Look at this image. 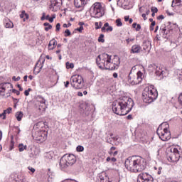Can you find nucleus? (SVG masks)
Wrapping results in <instances>:
<instances>
[{"mask_svg": "<svg viewBox=\"0 0 182 182\" xmlns=\"http://www.w3.org/2000/svg\"><path fill=\"white\" fill-rule=\"evenodd\" d=\"M134 106L133 100L129 97L122 96L112 103V112L118 116H126L132 112Z\"/></svg>", "mask_w": 182, "mask_h": 182, "instance_id": "f257e3e1", "label": "nucleus"}, {"mask_svg": "<svg viewBox=\"0 0 182 182\" xmlns=\"http://www.w3.org/2000/svg\"><path fill=\"white\" fill-rule=\"evenodd\" d=\"M124 164L128 171L131 173H141V171L146 170L147 163L146 162V159L141 156H129L125 160Z\"/></svg>", "mask_w": 182, "mask_h": 182, "instance_id": "f03ea898", "label": "nucleus"}, {"mask_svg": "<svg viewBox=\"0 0 182 182\" xmlns=\"http://www.w3.org/2000/svg\"><path fill=\"white\" fill-rule=\"evenodd\" d=\"M157 96H159L157 90L151 86L146 87L142 93L144 103H153V101L157 99Z\"/></svg>", "mask_w": 182, "mask_h": 182, "instance_id": "7ed1b4c3", "label": "nucleus"}, {"mask_svg": "<svg viewBox=\"0 0 182 182\" xmlns=\"http://www.w3.org/2000/svg\"><path fill=\"white\" fill-rule=\"evenodd\" d=\"M76 163V156L72 154H66L60 160V167L61 170H65L68 167H72Z\"/></svg>", "mask_w": 182, "mask_h": 182, "instance_id": "20e7f679", "label": "nucleus"}, {"mask_svg": "<svg viewBox=\"0 0 182 182\" xmlns=\"http://www.w3.org/2000/svg\"><path fill=\"white\" fill-rule=\"evenodd\" d=\"M91 9H92L91 15L92 18H102L105 15V7H103V4L100 2H95L94 5L92 6Z\"/></svg>", "mask_w": 182, "mask_h": 182, "instance_id": "39448f33", "label": "nucleus"}, {"mask_svg": "<svg viewBox=\"0 0 182 182\" xmlns=\"http://www.w3.org/2000/svg\"><path fill=\"white\" fill-rule=\"evenodd\" d=\"M109 60H112V55L107 53H102L97 56L96 63L100 69H105Z\"/></svg>", "mask_w": 182, "mask_h": 182, "instance_id": "423d86ee", "label": "nucleus"}, {"mask_svg": "<svg viewBox=\"0 0 182 182\" xmlns=\"http://www.w3.org/2000/svg\"><path fill=\"white\" fill-rule=\"evenodd\" d=\"M143 77L144 75L141 71H138L136 74H133L131 70L128 75V82L130 85H139L143 80Z\"/></svg>", "mask_w": 182, "mask_h": 182, "instance_id": "0eeeda50", "label": "nucleus"}, {"mask_svg": "<svg viewBox=\"0 0 182 182\" xmlns=\"http://www.w3.org/2000/svg\"><path fill=\"white\" fill-rule=\"evenodd\" d=\"M70 84L75 89H82L83 88V77L82 75H73L70 78Z\"/></svg>", "mask_w": 182, "mask_h": 182, "instance_id": "6e6552de", "label": "nucleus"}, {"mask_svg": "<svg viewBox=\"0 0 182 182\" xmlns=\"http://www.w3.org/2000/svg\"><path fill=\"white\" fill-rule=\"evenodd\" d=\"M167 157L168 161L171 163H177L180 160V154L178 153V149L177 148L171 149L170 151L167 152Z\"/></svg>", "mask_w": 182, "mask_h": 182, "instance_id": "1a4fd4ad", "label": "nucleus"}, {"mask_svg": "<svg viewBox=\"0 0 182 182\" xmlns=\"http://www.w3.org/2000/svg\"><path fill=\"white\" fill-rule=\"evenodd\" d=\"M32 136L33 140H36V141H41V143H43V141H45L46 140L48 132L45 131L38 130L33 133Z\"/></svg>", "mask_w": 182, "mask_h": 182, "instance_id": "9d476101", "label": "nucleus"}, {"mask_svg": "<svg viewBox=\"0 0 182 182\" xmlns=\"http://www.w3.org/2000/svg\"><path fill=\"white\" fill-rule=\"evenodd\" d=\"M154 178L148 173H142L138 176L137 182H153Z\"/></svg>", "mask_w": 182, "mask_h": 182, "instance_id": "9b49d317", "label": "nucleus"}, {"mask_svg": "<svg viewBox=\"0 0 182 182\" xmlns=\"http://www.w3.org/2000/svg\"><path fill=\"white\" fill-rule=\"evenodd\" d=\"M156 133L162 141H167L171 139V134L169 131H156Z\"/></svg>", "mask_w": 182, "mask_h": 182, "instance_id": "f8f14e48", "label": "nucleus"}, {"mask_svg": "<svg viewBox=\"0 0 182 182\" xmlns=\"http://www.w3.org/2000/svg\"><path fill=\"white\" fill-rule=\"evenodd\" d=\"M60 5H62V0H51V8L53 12L59 11Z\"/></svg>", "mask_w": 182, "mask_h": 182, "instance_id": "ddd939ff", "label": "nucleus"}, {"mask_svg": "<svg viewBox=\"0 0 182 182\" xmlns=\"http://www.w3.org/2000/svg\"><path fill=\"white\" fill-rule=\"evenodd\" d=\"M87 4V0H74V5L75 8H83Z\"/></svg>", "mask_w": 182, "mask_h": 182, "instance_id": "4468645a", "label": "nucleus"}, {"mask_svg": "<svg viewBox=\"0 0 182 182\" xmlns=\"http://www.w3.org/2000/svg\"><path fill=\"white\" fill-rule=\"evenodd\" d=\"M141 50V46L139 45L135 44L132 46L130 53H140Z\"/></svg>", "mask_w": 182, "mask_h": 182, "instance_id": "2eb2a0df", "label": "nucleus"}, {"mask_svg": "<svg viewBox=\"0 0 182 182\" xmlns=\"http://www.w3.org/2000/svg\"><path fill=\"white\" fill-rule=\"evenodd\" d=\"M168 123L164 122L159 125L156 131H168Z\"/></svg>", "mask_w": 182, "mask_h": 182, "instance_id": "dca6fc26", "label": "nucleus"}, {"mask_svg": "<svg viewBox=\"0 0 182 182\" xmlns=\"http://www.w3.org/2000/svg\"><path fill=\"white\" fill-rule=\"evenodd\" d=\"M12 87V85L9 82H2L0 84V89L3 90V92H6L7 89Z\"/></svg>", "mask_w": 182, "mask_h": 182, "instance_id": "f3484780", "label": "nucleus"}, {"mask_svg": "<svg viewBox=\"0 0 182 182\" xmlns=\"http://www.w3.org/2000/svg\"><path fill=\"white\" fill-rule=\"evenodd\" d=\"M105 69L107 70H116L117 68L116 65H114L111 60H108V63H107Z\"/></svg>", "mask_w": 182, "mask_h": 182, "instance_id": "a211bd4d", "label": "nucleus"}, {"mask_svg": "<svg viewBox=\"0 0 182 182\" xmlns=\"http://www.w3.org/2000/svg\"><path fill=\"white\" fill-rule=\"evenodd\" d=\"M112 63L113 65H114L117 69H119V66L120 65V58H119L117 55L114 56Z\"/></svg>", "mask_w": 182, "mask_h": 182, "instance_id": "6ab92c4d", "label": "nucleus"}, {"mask_svg": "<svg viewBox=\"0 0 182 182\" xmlns=\"http://www.w3.org/2000/svg\"><path fill=\"white\" fill-rule=\"evenodd\" d=\"M142 48L144 50H149L151 48V43L150 41H145L143 43Z\"/></svg>", "mask_w": 182, "mask_h": 182, "instance_id": "aec40b11", "label": "nucleus"}, {"mask_svg": "<svg viewBox=\"0 0 182 182\" xmlns=\"http://www.w3.org/2000/svg\"><path fill=\"white\" fill-rule=\"evenodd\" d=\"M55 45H56V40L50 41L49 44H48L49 50H52L55 49Z\"/></svg>", "mask_w": 182, "mask_h": 182, "instance_id": "412c9836", "label": "nucleus"}, {"mask_svg": "<svg viewBox=\"0 0 182 182\" xmlns=\"http://www.w3.org/2000/svg\"><path fill=\"white\" fill-rule=\"evenodd\" d=\"M114 150H116V147L112 146L110 148V150L109 151V154H110V156H113L114 157H115V156L119 154V151H114Z\"/></svg>", "mask_w": 182, "mask_h": 182, "instance_id": "4be33fe9", "label": "nucleus"}, {"mask_svg": "<svg viewBox=\"0 0 182 182\" xmlns=\"http://www.w3.org/2000/svg\"><path fill=\"white\" fill-rule=\"evenodd\" d=\"M20 18L25 21V19H29V15L26 14L25 11H22L21 14H20Z\"/></svg>", "mask_w": 182, "mask_h": 182, "instance_id": "5701e85b", "label": "nucleus"}, {"mask_svg": "<svg viewBox=\"0 0 182 182\" xmlns=\"http://www.w3.org/2000/svg\"><path fill=\"white\" fill-rule=\"evenodd\" d=\"M4 26L5 28H13L14 27V23L9 20H5L4 21Z\"/></svg>", "mask_w": 182, "mask_h": 182, "instance_id": "b1692460", "label": "nucleus"}, {"mask_svg": "<svg viewBox=\"0 0 182 182\" xmlns=\"http://www.w3.org/2000/svg\"><path fill=\"white\" fill-rule=\"evenodd\" d=\"M23 117V112H16V118L17 119L18 122H21V120H22Z\"/></svg>", "mask_w": 182, "mask_h": 182, "instance_id": "393cba45", "label": "nucleus"}, {"mask_svg": "<svg viewBox=\"0 0 182 182\" xmlns=\"http://www.w3.org/2000/svg\"><path fill=\"white\" fill-rule=\"evenodd\" d=\"M26 149H28V146L26 145H23V144H20L18 145V150L20 152H22L24 150H26Z\"/></svg>", "mask_w": 182, "mask_h": 182, "instance_id": "a878e982", "label": "nucleus"}, {"mask_svg": "<svg viewBox=\"0 0 182 182\" xmlns=\"http://www.w3.org/2000/svg\"><path fill=\"white\" fill-rule=\"evenodd\" d=\"M43 68V65H41V67H39L38 66V63H37L34 68V72L39 73L42 70Z\"/></svg>", "mask_w": 182, "mask_h": 182, "instance_id": "bb28decb", "label": "nucleus"}, {"mask_svg": "<svg viewBox=\"0 0 182 182\" xmlns=\"http://www.w3.org/2000/svg\"><path fill=\"white\" fill-rule=\"evenodd\" d=\"M44 26H46L45 28V31L48 32V31L52 29V25L49 24V23H44Z\"/></svg>", "mask_w": 182, "mask_h": 182, "instance_id": "cd10ccee", "label": "nucleus"}, {"mask_svg": "<svg viewBox=\"0 0 182 182\" xmlns=\"http://www.w3.org/2000/svg\"><path fill=\"white\" fill-rule=\"evenodd\" d=\"M98 42H101L102 43H105V35L100 34L98 38Z\"/></svg>", "mask_w": 182, "mask_h": 182, "instance_id": "c85d7f7f", "label": "nucleus"}, {"mask_svg": "<svg viewBox=\"0 0 182 182\" xmlns=\"http://www.w3.org/2000/svg\"><path fill=\"white\" fill-rule=\"evenodd\" d=\"M66 68L67 69H73V68H75V64L73 63H70L69 62L66 63Z\"/></svg>", "mask_w": 182, "mask_h": 182, "instance_id": "c756f323", "label": "nucleus"}, {"mask_svg": "<svg viewBox=\"0 0 182 182\" xmlns=\"http://www.w3.org/2000/svg\"><path fill=\"white\" fill-rule=\"evenodd\" d=\"M77 151L78 152H82L85 150V147H83V146L81 145H78L76 148Z\"/></svg>", "mask_w": 182, "mask_h": 182, "instance_id": "7c9ffc66", "label": "nucleus"}, {"mask_svg": "<svg viewBox=\"0 0 182 182\" xmlns=\"http://www.w3.org/2000/svg\"><path fill=\"white\" fill-rule=\"evenodd\" d=\"M117 26H123V23H122V20L120 18H117L116 20Z\"/></svg>", "mask_w": 182, "mask_h": 182, "instance_id": "2f4dec72", "label": "nucleus"}, {"mask_svg": "<svg viewBox=\"0 0 182 182\" xmlns=\"http://www.w3.org/2000/svg\"><path fill=\"white\" fill-rule=\"evenodd\" d=\"M95 25L96 26L95 29H100V28H102V26L103 24L102 23V22H100V23L95 22Z\"/></svg>", "mask_w": 182, "mask_h": 182, "instance_id": "473e14b6", "label": "nucleus"}, {"mask_svg": "<svg viewBox=\"0 0 182 182\" xmlns=\"http://www.w3.org/2000/svg\"><path fill=\"white\" fill-rule=\"evenodd\" d=\"M70 35H71L70 30V29H66L65 31L64 36L68 37V36H70Z\"/></svg>", "mask_w": 182, "mask_h": 182, "instance_id": "72a5a7b5", "label": "nucleus"}, {"mask_svg": "<svg viewBox=\"0 0 182 182\" xmlns=\"http://www.w3.org/2000/svg\"><path fill=\"white\" fill-rule=\"evenodd\" d=\"M0 117H1L3 120H5V119H6V114L5 113L4 111L3 113L0 114Z\"/></svg>", "mask_w": 182, "mask_h": 182, "instance_id": "f704fd0d", "label": "nucleus"}, {"mask_svg": "<svg viewBox=\"0 0 182 182\" xmlns=\"http://www.w3.org/2000/svg\"><path fill=\"white\" fill-rule=\"evenodd\" d=\"M178 103L182 106V92L178 96Z\"/></svg>", "mask_w": 182, "mask_h": 182, "instance_id": "c9c22d12", "label": "nucleus"}, {"mask_svg": "<svg viewBox=\"0 0 182 182\" xmlns=\"http://www.w3.org/2000/svg\"><path fill=\"white\" fill-rule=\"evenodd\" d=\"M55 31H56V32H59L60 31V23L56 24Z\"/></svg>", "mask_w": 182, "mask_h": 182, "instance_id": "e433bc0d", "label": "nucleus"}, {"mask_svg": "<svg viewBox=\"0 0 182 182\" xmlns=\"http://www.w3.org/2000/svg\"><path fill=\"white\" fill-rule=\"evenodd\" d=\"M31 90H32V89L28 88V90L24 91V95L25 96H29V92H31Z\"/></svg>", "mask_w": 182, "mask_h": 182, "instance_id": "4c0bfd02", "label": "nucleus"}, {"mask_svg": "<svg viewBox=\"0 0 182 182\" xmlns=\"http://www.w3.org/2000/svg\"><path fill=\"white\" fill-rule=\"evenodd\" d=\"M12 80H14V82H18V80H21V77L18 76L17 77L16 76H14L12 77Z\"/></svg>", "mask_w": 182, "mask_h": 182, "instance_id": "58836bf2", "label": "nucleus"}, {"mask_svg": "<svg viewBox=\"0 0 182 182\" xmlns=\"http://www.w3.org/2000/svg\"><path fill=\"white\" fill-rule=\"evenodd\" d=\"M4 112H5L6 114V113H8V114H9V113H11L12 112V108L9 107L6 110H4Z\"/></svg>", "mask_w": 182, "mask_h": 182, "instance_id": "ea45409f", "label": "nucleus"}, {"mask_svg": "<svg viewBox=\"0 0 182 182\" xmlns=\"http://www.w3.org/2000/svg\"><path fill=\"white\" fill-rule=\"evenodd\" d=\"M12 92L15 93L17 96H19V95H21V92L19 91L16 90V89H13Z\"/></svg>", "mask_w": 182, "mask_h": 182, "instance_id": "a19ab883", "label": "nucleus"}, {"mask_svg": "<svg viewBox=\"0 0 182 182\" xmlns=\"http://www.w3.org/2000/svg\"><path fill=\"white\" fill-rule=\"evenodd\" d=\"M151 11V12H154L155 14H157V12H159V9H157L156 7H152Z\"/></svg>", "mask_w": 182, "mask_h": 182, "instance_id": "79ce46f5", "label": "nucleus"}, {"mask_svg": "<svg viewBox=\"0 0 182 182\" xmlns=\"http://www.w3.org/2000/svg\"><path fill=\"white\" fill-rule=\"evenodd\" d=\"M161 33H163L164 35H167V33H168L167 32V29L166 28V27L164 28H162V30H161Z\"/></svg>", "mask_w": 182, "mask_h": 182, "instance_id": "37998d69", "label": "nucleus"}, {"mask_svg": "<svg viewBox=\"0 0 182 182\" xmlns=\"http://www.w3.org/2000/svg\"><path fill=\"white\" fill-rule=\"evenodd\" d=\"M113 31V27L109 26L108 27H107L106 28V31L107 32H112Z\"/></svg>", "mask_w": 182, "mask_h": 182, "instance_id": "c03bdc74", "label": "nucleus"}, {"mask_svg": "<svg viewBox=\"0 0 182 182\" xmlns=\"http://www.w3.org/2000/svg\"><path fill=\"white\" fill-rule=\"evenodd\" d=\"M46 157H47V159H49L50 160L53 159V156H52V154L48 153L46 154Z\"/></svg>", "mask_w": 182, "mask_h": 182, "instance_id": "a18cd8bd", "label": "nucleus"}, {"mask_svg": "<svg viewBox=\"0 0 182 182\" xmlns=\"http://www.w3.org/2000/svg\"><path fill=\"white\" fill-rule=\"evenodd\" d=\"M140 29H141V26H140V24H137L136 28V32H139V31H140Z\"/></svg>", "mask_w": 182, "mask_h": 182, "instance_id": "49530a36", "label": "nucleus"}, {"mask_svg": "<svg viewBox=\"0 0 182 182\" xmlns=\"http://www.w3.org/2000/svg\"><path fill=\"white\" fill-rule=\"evenodd\" d=\"M117 2H121V4H127V0H117Z\"/></svg>", "mask_w": 182, "mask_h": 182, "instance_id": "de8ad7c7", "label": "nucleus"}, {"mask_svg": "<svg viewBox=\"0 0 182 182\" xmlns=\"http://www.w3.org/2000/svg\"><path fill=\"white\" fill-rule=\"evenodd\" d=\"M80 33H82V31H83V26H80V28H77L76 29Z\"/></svg>", "mask_w": 182, "mask_h": 182, "instance_id": "09e8293b", "label": "nucleus"}, {"mask_svg": "<svg viewBox=\"0 0 182 182\" xmlns=\"http://www.w3.org/2000/svg\"><path fill=\"white\" fill-rule=\"evenodd\" d=\"M178 75L180 80H182V69L178 71Z\"/></svg>", "mask_w": 182, "mask_h": 182, "instance_id": "8fccbe9b", "label": "nucleus"}, {"mask_svg": "<svg viewBox=\"0 0 182 182\" xmlns=\"http://www.w3.org/2000/svg\"><path fill=\"white\" fill-rule=\"evenodd\" d=\"M28 168L31 171V173H34L36 171L35 168L31 166H28Z\"/></svg>", "mask_w": 182, "mask_h": 182, "instance_id": "3c124183", "label": "nucleus"}, {"mask_svg": "<svg viewBox=\"0 0 182 182\" xmlns=\"http://www.w3.org/2000/svg\"><path fill=\"white\" fill-rule=\"evenodd\" d=\"M45 19H46V14L45 13H43L41 21H45Z\"/></svg>", "mask_w": 182, "mask_h": 182, "instance_id": "603ef678", "label": "nucleus"}, {"mask_svg": "<svg viewBox=\"0 0 182 182\" xmlns=\"http://www.w3.org/2000/svg\"><path fill=\"white\" fill-rule=\"evenodd\" d=\"M133 41H134V38H128V39H127L126 40V42L127 43H130V42H133Z\"/></svg>", "mask_w": 182, "mask_h": 182, "instance_id": "864d4df0", "label": "nucleus"}, {"mask_svg": "<svg viewBox=\"0 0 182 182\" xmlns=\"http://www.w3.org/2000/svg\"><path fill=\"white\" fill-rule=\"evenodd\" d=\"M10 147H11V150H12V149H14V141L13 140H11V141Z\"/></svg>", "mask_w": 182, "mask_h": 182, "instance_id": "5fc2aeb1", "label": "nucleus"}, {"mask_svg": "<svg viewBox=\"0 0 182 182\" xmlns=\"http://www.w3.org/2000/svg\"><path fill=\"white\" fill-rule=\"evenodd\" d=\"M142 18H144V21H147V17H146V14H143L141 15Z\"/></svg>", "mask_w": 182, "mask_h": 182, "instance_id": "6e6d98bb", "label": "nucleus"}, {"mask_svg": "<svg viewBox=\"0 0 182 182\" xmlns=\"http://www.w3.org/2000/svg\"><path fill=\"white\" fill-rule=\"evenodd\" d=\"M127 119H128V120H132V119H133V117L132 116V114H129L127 117Z\"/></svg>", "mask_w": 182, "mask_h": 182, "instance_id": "4d7b16f0", "label": "nucleus"}, {"mask_svg": "<svg viewBox=\"0 0 182 182\" xmlns=\"http://www.w3.org/2000/svg\"><path fill=\"white\" fill-rule=\"evenodd\" d=\"M17 87H18L20 92H22V90H23V88H22V87L21 86V85H18Z\"/></svg>", "mask_w": 182, "mask_h": 182, "instance_id": "13d9d810", "label": "nucleus"}, {"mask_svg": "<svg viewBox=\"0 0 182 182\" xmlns=\"http://www.w3.org/2000/svg\"><path fill=\"white\" fill-rule=\"evenodd\" d=\"M157 19L160 20V19H164V15H160Z\"/></svg>", "mask_w": 182, "mask_h": 182, "instance_id": "bf43d9fd", "label": "nucleus"}, {"mask_svg": "<svg viewBox=\"0 0 182 182\" xmlns=\"http://www.w3.org/2000/svg\"><path fill=\"white\" fill-rule=\"evenodd\" d=\"M129 16H127L124 17L125 22H127V21H129Z\"/></svg>", "mask_w": 182, "mask_h": 182, "instance_id": "052dcab7", "label": "nucleus"}, {"mask_svg": "<svg viewBox=\"0 0 182 182\" xmlns=\"http://www.w3.org/2000/svg\"><path fill=\"white\" fill-rule=\"evenodd\" d=\"M176 4H182V0H176Z\"/></svg>", "mask_w": 182, "mask_h": 182, "instance_id": "680f3d73", "label": "nucleus"}, {"mask_svg": "<svg viewBox=\"0 0 182 182\" xmlns=\"http://www.w3.org/2000/svg\"><path fill=\"white\" fill-rule=\"evenodd\" d=\"M64 83H65V87H68V86H69V81H66L65 82H64Z\"/></svg>", "mask_w": 182, "mask_h": 182, "instance_id": "e2e57ef3", "label": "nucleus"}, {"mask_svg": "<svg viewBox=\"0 0 182 182\" xmlns=\"http://www.w3.org/2000/svg\"><path fill=\"white\" fill-rule=\"evenodd\" d=\"M117 76H118V75H117V73H114L113 74V77H114V79L117 78Z\"/></svg>", "mask_w": 182, "mask_h": 182, "instance_id": "0e129e2a", "label": "nucleus"}, {"mask_svg": "<svg viewBox=\"0 0 182 182\" xmlns=\"http://www.w3.org/2000/svg\"><path fill=\"white\" fill-rule=\"evenodd\" d=\"M101 31H102V32H106V27L103 26V27L101 28Z\"/></svg>", "mask_w": 182, "mask_h": 182, "instance_id": "69168bd1", "label": "nucleus"}, {"mask_svg": "<svg viewBox=\"0 0 182 182\" xmlns=\"http://www.w3.org/2000/svg\"><path fill=\"white\" fill-rule=\"evenodd\" d=\"M111 161H112L113 163L116 162L117 161L116 158H114V157L112 158Z\"/></svg>", "mask_w": 182, "mask_h": 182, "instance_id": "338daca9", "label": "nucleus"}, {"mask_svg": "<svg viewBox=\"0 0 182 182\" xmlns=\"http://www.w3.org/2000/svg\"><path fill=\"white\" fill-rule=\"evenodd\" d=\"M77 96L82 97V96H83V93L82 92H77Z\"/></svg>", "mask_w": 182, "mask_h": 182, "instance_id": "774afa93", "label": "nucleus"}]
</instances>
